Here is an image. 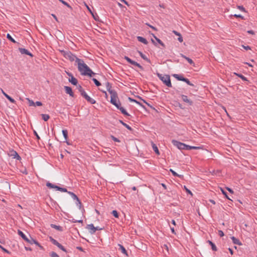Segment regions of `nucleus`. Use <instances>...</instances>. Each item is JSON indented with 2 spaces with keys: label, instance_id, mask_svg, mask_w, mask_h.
Wrapping results in <instances>:
<instances>
[{
  "label": "nucleus",
  "instance_id": "27",
  "mask_svg": "<svg viewBox=\"0 0 257 257\" xmlns=\"http://www.w3.org/2000/svg\"><path fill=\"white\" fill-rule=\"evenodd\" d=\"M42 118L45 121L48 120L49 119V118H50L49 115L48 114H42Z\"/></svg>",
  "mask_w": 257,
  "mask_h": 257
},
{
  "label": "nucleus",
  "instance_id": "59",
  "mask_svg": "<svg viewBox=\"0 0 257 257\" xmlns=\"http://www.w3.org/2000/svg\"><path fill=\"white\" fill-rule=\"evenodd\" d=\"M147 25L148 26H149L151 28H152V29H153V30H155V31H157V29H156L155 27H153V26H151V25H149V24H147Z\"/></svg>",
  "mask_w": 257,
  "mask_h": 257
},
{
  "label": "nucleus",
  "instance_id": "14",
  "mask_svg": "<svg viewBox=\"0 0 257 257\" xmlns=\"http://www.w3.org/2000/svg\"><path fill=\"white\" fill-rule=\"evenodd\" d=\"M185 150H191V149H194V150H200L202 149V148L201 147H195V146H190L189 145H187L185 144Z\"/></svg>",
  "mask_w": 257,
  "mask_h": 257
},
{
  "label": "nucleus",
  "instance_id": "55",
  "mask_svg": "<svg viewBox=\"0 0 257 257\" xmlns=\"http://www.w3.org/2000/svg\"><path fill=\"white\" fill-rule=\"evenodd\" d=\"M184 188H185V189L186 191L188 193H189V194H191V195H193V194H192V192H191L189 189H187L185 186H184Z\"/></svg>",
  "mask_w": 257,
  "mask_h": 257
},
{
  "label": "nucleus",
  "instance_id": "29",
  "mask_svg": "<svg viewBox=\"0 0 257 257\" xmlns=\"http://www.w3.org/2000/svg\"><path fill=\"white\" fill-rule=\"evenodd\" d=\"M182 80L183 81L185 82L188 85H189L190 86H193V84H192L187 78H184V79H182Z\"/></svg>",
  "mask_w": 257,
  "mask_h": 257
},
{
  "label": "nucleus",
  "instance_id": "41",
  "mask_svg": "<svg viewBox=\"0 0 257 257\" xmlns=\"http://www.w3.org/2000/svg\"><path fill=\"white\" fill-rule=\"evenodd\" d=\"M140 54V56H141V57L144 59V60H147V57L144 55L142 52H139Z\"/></svg>",
  "mask_w": 257,
  "mask_h": 257
},
{
  "label": "nucleus",
  "instance_id": "26",
  "mask_svg": "<svg viewBox=\"0 0 257 257\" xmlns=\"http://www.w3.org/2000/svg\"><path fill=\"white\" fill-rule=\"evenodd\" d=\"M175 78H176L177 79H178V80H180V81H182V79H184V78L183 77H182V76H180L178 74H174L173 75Z\"/></svg>",
  "mask_w": 257,
  "mask_h": 257
},
{
  "label": "nucleus",
  "instance_id": "22",
  "mask_svg": "<svg viewBox=\"0 0 257 257\" xmlns=\"http://www.w3.org/2000/svg\"><path fill=\"white\" fill-rule=\"evenodd\" d=\"M234 74H235V75H236L238 77H239V78H240L243 81H247V78L245 77H244V76H243L242 75L236 73L235 72L234 73Z\"/></svg>",
  "mask_w": 257,
  "mask_h": 257
},
{
  "label": "nucleus",
  "instance_id": "5",
  "mask_svg": "<svg viewBox=\"0 0 257 257\" xmlns=\"http://www.w3.org/2000/svg\"><path fill=\"white\" fill-rule=\"evenodd\" d=\"M80 91L81 92V95L91 104H94L95 103V101L92 98H91L90 96H89L82 89V88L81 86H80Z\"/></svg>",
  "mask_w": 257,
  "mask_h": 257
},
{
  "label": "nucleus",
  "instance_id": "63",
  "mask_svg": "<svg viewBox=\"0 0 257 257\" xmlns=\"http://www.w3.org/2000/svg\"><path fill=\"white\" fill-rule=\"evenodd\" d=\"M4 252H7V253H9V251L8 250H7L6 249H5V248H4L3 247H2L1 248Z\"/></svg>",
  "mask_w": 257,
  "mask_h": 257
},
{
  "label": "nucleus",
  "instance_id": "21",
  "mask_svg": "<svg viewBox=\"0 0 257 257\" xmlns=\"http://www.w3.org/2000/svg\"><path fill=\"white\" fill-rule=\"evenodd\" d=\"M118 246H119V248L121 250V252L123 254L127 255V251H126V249H125V248L122 245H121V244H118Z\"/></svg>",
  "mask_w": 257,
  "mask_h": 257
},
{
  "label": "nucleus",
  "instance_id": "15",
  "mask_svg": "<svg viewBox=\"0 0 257 257\" xmlns=\"http://www.w3.org/2000/svg\"><path fill=\"white\" fill-rule=\"evenodd\" d=\"M152 146L153 148V150L155 151V152L156 153L157 155H160V152L159 151V149L157 147V146L153 142H151Z\"/></svg>",
  "mask_w": 257,
  "mask_h": 257
},
{
  "label": "nucleus",
  "instance_id": "45",
  "mask_svg": "<svg viewBox=\"0 0 257 257\" xmlns=\"http://www.w3.org/2000/svg\"><path fill=\"white\" fill-rule=\"evenodd\" d=\"M242 47L244 49H245L246 50H250L251 48L249 46H244V45H242Z\"/></svg>",
  "mask_w": 257,
  "mask_h": 257
},
{
  "label": "nucleus",
  "instance_id": "36",
  "mask_svg": "<svg viewBox=\"0 0 257 257\" xmlns=\"http://www.w3.org/2000/svg\"><path fill=\"white\" fill-rule=\"evenodd\" d=\"M220 190H221V191L222 192V194H223V195H224V196H225V197H226L227 199H229V200H230V198L228 197V196H227L226 192H225V191L223 189H222V188H221V189H220Z\"/></svg>",
  "mask_w": 257,
  "mask_h": 257
},
{
  "label": "nucleus",
  "instance_id": "58",
  "mask_svg": "<svg viewBox=\"0 0 257 257\" xmlns=\"http://www.w3.org/2000/svg\"><path fill=\"white\" fill-rule=\"evenodd\" d=\"M226 189H227V190H228L230 193H232V194H233V191L231 189H230V188H228V187H226Z\"/></svg>",
  "mask_w": 257,
  "mask_h": 257
},
{
  "label": "nucleus",
  "instance_id": "3",
  "mask_svg": "<svg viewBox=\"0 0 257 257\" xmlns=\"http://www.w3.org/2000/svg\"><path fill=\"white\" fill-rule=\"evenodd\" d=\"M157 75L166 86L169 87H172L170 77L169 75H162L158 73Z\"/></svg>",
  "mask_w": 257,
  "mask_h": 257
},
{
  "label": "nucleus",
  "instance_id": "9",
  "mask_svg": "<svg viewBox=\"0 0 257 257\" xmlns=\"http://www.w3.org/2000/svg\"><path fill=\"white\" fill-rule=\"evenodd\" d=\"M124 59L128 62L130 63V64H132V65H135L137 67H138L139 68H141V69H142V66H141L139 63H138L137 62H135L132 60H131L129 57H127V56H125L124 57Z\"/></svg>",
  "mask_w": 257,
  "mask_h": 257
},
{
  "label": "nucleus",
  "instance_id": "30",
  "mask_svg": "<svg viewBox=\"0 0 257 257\" xmlns=\"http://www.w3.org/2000/svg\"><path fill=\"white\" fill-rule=\"evenodd\" d=\"M112 214L116 218H118L119 217L118 213L116 210H113L112 211Z\"/></svg>",
  "mask_w": 257,
  "mask_h": 257
},
{
  "label": "nucleus",
  "instance_id": "18",
  "mask_svg": "<svg viewBox=\"0 0 257 257\" xmlns=\"http://www.w3.org/2000/svg\"><path fill=\"white\" fill-rule=\"evenodd\" d=\"M68 193L72 196V197H73V198L74 199H76L77 200V201L78 202V204H79V206H80L81 202H80V201H79V199L78 198V197H77V196L72 192H68Z\"/></svg>",
  "mask_w": 257,
  "mask_h": 257
},
{
  "label": "nucleus",
  "instance_id": "64",
  "mask_svg": "<svg viewBox=\"0 0 257 257\" xmlns=\"http://www.w3.org/2000/svg\"><path fill=\"white\" fill-rule=\"evenodd\" d=\"M59 248L61 249V250H62L64 251H66V249H65V248L62 245H61V247Z\"/></svg>",
  "mask_w": 257,
  "mask_h": 257
},
{
  "label": "nucleus",
  "instance_id": "7",
  "mask_svg": "<svg viewBox=\"0 0 257 257\" xmlns=\"http://www.w3.org/2000/svg\"><path fill=\"white\" fill-rule=\"evenodd\" d=\"M86 228L89 230V232L91 234L95 233L96 230L102 229V228H99V227H94L93 224L87 225Z\"/></svg>",
  "mask_w": 257,
  "mask_h": 257
},
{
  "label": "nucleus",
  "instance_id": "38",
  "mask_svg": "<svg viewBox=\"0 0 257 257\" xmlns=\"http://www.w3.org/2000/svg\"><path fill=\"white\" fill-rule=\"evenodd\" d=\"M51 240L52 242L56 245H57L59 243V242L56 240H55L52 238H51Z\"/></svg>",
  "mask_w": 257,
  "mask_h": 257
},
{
  "label": "nucleus",
  "instance_id": "13",
  "mask_svg": "<svg viewBox=\"0 0 257 257\" xmlns=\"http://www.w3.org/2000/svg\"><path fill=\"white\" fill-rule=\"evenodd\" d=\"M181 98L183 101H184L186 103H188L190 105H191L192 104V101L188 99V97L186 95H182Z\"/></svg>",
  "mask_w": 257,
  "mask_h": 257
},
{
  "label": "nucleus",
  "instance_id": "19",
  "mask_svg": "<svg viewBox=\"0 0 257 257\" xmlns=\"http://www.w3.org/2000/svg\"><path fill=\"white\" fill-rule=\"evenodd\" d=\"M233 242L234 243V244H237V245H241L242 244V243H241V242L239 240V239L236 238L234 236H232L231 237Z\"/></svg>",
  "mask_w": 257,
  "mask_h": 257
},
{
  "label": "nucleus",
  "instance_id": "34",
  "mask_svg": "<svg viewBox=\"0 0 257 257\" xmlns=\"http://www.w3.org/2000/svg\"><path fill=\"white\" fill-rule=\"evenodd\" d=\"M92 80L93 81V82H94L96 86H99L101 85L100 83L96 79L93 78Z\"/></svg>",
  "mask_w": 257,
  "mask_h": 257
},
{
  "label": "nucleus",
  "instance_id": "31",
  "mask_svg": "<svg viewBox=\"0 0 257 257\" xmlns=\"http://www.w3.org/2000/svg\"><path fill=\"white\" fill-rule=\"evenodd\" d=\"M27 100L29 102V105L30 106H35V103L33 100H32L29 98H27Z\"/></svg>",
  "mask_w": 257,
  "mask_h": 257
},
{
  "label": "nucleus",
  "instance_id": "17",
  "mask_svg": "<svg viewBox=\"0 0 257 257\" xmlns=\"http://www.w3.org/2000/svg\"><path fill=\"white\" fill-rule=\"evenodd\" d=\"M181 56L183 58L185 59L189 63H190L191 65H194V62L193 61V60L192 59H191L190 58L186 57V56H185L183 54H181Z\"/></svg>",
  "mask_w": 257,
  "mask_h": 257
},
{
  "label": "nucleus",
  "instance_id": "23",
  "mask_svg": "<svg viewBox=\"0 0 257 257\" xmlns=\"http://www.w3.org/2000/svg\"><path fill=\"white\" fill-rule=\"evenodd\" d=\"M62 134H63V135L64 137V139L66 141H67V139H68V132H67V131L66 130H63L62 131Z\"/></svg>",
  "mask_w": 257,
  "mask_h": 257
},
{
  "label": "nucleus",
  "instance_id": "42",
  "mask_svg": "<svg viewBox=\"0 0 257 257\" xmlns=\"http://www.w3.org/2000/svg\"><path fill=\"white\" fill-rule=\"evenodd\" d=\"M7 99H9L12 103L15 102V100L13 98H12L11 97H10L9 95L8 97H7Z\"/></svg>",
  "mask_w": 257,
  "mask_h": 257
},
{
  "label": "nucleus",
  "instance_id": "43",
  "mask_svg": "<svg viewBox=\"0 0 257 257\" xmlns=\"http://www.w3.org/2000/svg\"><path fill=\"white\" fill-rule=\"evenodd\" d=\"M170 171L172 172L174 176H179V175L172 169H170Z\"/></svg>",
  "mask_w": 257,
  "mask_h": 257
},
{
  "label": "nucleus",
  "instance_id": "52",
  "mask_svg": "<svg viewBox=\"0 0 257 257\" xmlns=\"http://www.w3.org/2000/svg\"><path fill=\"white\" fill-rule=\"evenodd\" d=\"M1 91H2V93L4 95V96L7 98V97L9 96V95H8L6 93H5V91L2 89H1Z\"/></svg>",
  "mask_w": 257,
  "mask_h": 257
},
{
  "label": "nucleus",
  "instance_id": "28",
  "mask_svg": "<svg viewBox=\"0 0 257 257\" xmlns=\"http://www.w3.org/2000/svg\"><path fill=\"white\" fill-rule=\"evenodd\" d=\"M7 38L10 40L11 42L13 43H16V41L12 37V36L10 35V34H8L7 35Z\"/></svg>",
  "mask_w": 257,
  "mask_h": 257
},
{
  "label": "nucleus",
  "instance_id": "33",
  "mask_svg": "<svg viewBox=\"0 0 257 257\" xmlns=\"http://www.w3.org/2000/svg\"><path fill=\"white\" fill-rule=\"evenodd\" d=\"M237 8L242 12H246L245 9L242 6H237Z\"/></svg>",
  "mask_w": 257,
  "mask_h": 257
},
{
  "label": "nucleus",
  "instance_id": "2",
  "mask_svg": "<svg viewBox=\"0 0 257 257\" xmlns=\"http://www.w3.org/2000/svg\"><path fill=\"white\" fill-rule=\"evenodd\" d=\"M106 86L107 90L110 94V102L116 107H118V105L120 104V102L118 99L117 93L110 89L111 87L109 83H106Z\"/></svg>",
  "mask_w": 257,
  "mask_h": 257
},
{
  "label": "nucleus",
  "instance_id": "61",
  "mask_svg": "<svg viewBox=\"0 0 257 257\" xmlns=\"http://www.w3.org/2000/svg\"><path fill=\"white\" fill-rule=\"evenodd\" d=\"M52 227L57 229H59V228H60V226H57L56 225H52Z\"/></svg>",
  "mask_w": 257,
  "mask_h": 257
},
{
  "label": "nucleus",
  "instance_id": "37",
  "mask_svg": "<svg viewBox=\"0 0 257 257\" xmlns=\"http://www.w3.org/2000/svg\"><path fill=\"white\" fill-rule=\"evenodd\" d=\"M51 257H59V255L55 252H51L50 253Z\"/></svg>",
  "mask_w": 257,
  "mask_h": 257
},
{
  "label": "nucleus",
  "instance_id": "57",
  "mask_svg": "<svg viewBox=\"0 0 257 257\" xmlns=\"http://www.w3.org/2000/svg\"><path fill=\"white\" fill-rule=\"evenodd\" d=\"M35 104H36L37 106H42V103L40 101H37L35 103Z\"/></svg>",
  "mask_w": 257,
  "mask_h": 257
},
{
  "label": "nucleus",
  "instance_id": "11",
  "mask_svg": "<svg viewBox=\"0 0 257 257\" xmlns=\"http://www.w3.org/2000/svg\"><path fill=\"white\" fill-rule=\"evenodd\" d=\"M19 50L22 54H26L27 55H29L32 57L33 56L32 54L26 49L20 48L19 49Z\"/></svg>",
  "mask_w": 257,
  "mask_h": 257
},
{
  "label": "nucleus",
  "instance_id": "51",
  "mask_svg": "<svg viewBox=\"0 0 257 257\" xmlns=\"http://www.w3.org/2000/svg\"><path fill=\"white\" fill-rule=\"evenodd\" d=\"M1 91H2V93L4 95V96L7 98V97L9 96V95H8L6 93H5V91L2 89H1Z\"/></svg>",
  "mask_w": 257,
  "mask_h": 257
},
{
  "label": "nucleus",
  "instance_id": "35",
  "mask_svg": "<svg viewBox=\"0 0 257 257\" xmlns=\"http://www.w3.org/2000/svg\"><path fill=\"white\" fill-rule=\"evenodd\" d=\"M120 122L123 125H124L125 127H126L128 130H132V128L128 125H127V124H126L125 123H124L123 122H122L121 120H120Z\"/></svg>",
  "mask_w": 257,
  "mask_h": 257
},
{
  "label": "nucleus",
  "instance_id": "44",
  "mask_svg": "<svg viewBox=\"0 0 257 257\" xmlns=\"http://www.w3.org/2000/svg\"><path fill=\"white\" fill-rule=\"evenodd\" d=\"M233 16H234V17H235L236 18H241L242 19H244V17L243 16H242L241 15H240L235 14Z\"/></svg>",
  "mask_w": 257,
  "mask_h": 257
},
{
  "label": "nucleus",
  "instance_id": "4",
  "mask_svg": "<svg viewBox=\"0 0 257 257\" xmlns=\"http://www.w3.org/2000/svg\"><path fill=\"white\" fill-rule=\"evenodd\" d=\"M61 53L62 55L66 59L69 60L70 61H75L76 62V59H78L75 55H74L71 52L69 51L61 50Z\"/></svg>",
  "mask_w": 257,
  "mask_h": 257
},
{
  "label": "nucleus",
  "instance_id": "8",
  "mask_svg": "<svg viewBox=\"0 0 257 257\" xmlns=\"http://www.w3.org/2000/svg\"><path fill=\"white\" fill-rule=\"evenodd\" d=\"M18 234L19 235H20L26 241H27V242L30 243V244H32V239H33V238H32L31 237H30V239H29V238H28L26 235L22 232L21 231V230H18Z\"/></svg>",
  "mask_w": 257,
  "mask_h": 257
},
{
  "label": "nucleus",
  "instance_id": "39",
  "mask_svg": "<svg viewBox=\"0 0 257 257\" xmlns=\"http://www.w3.org/2000/svg\"><path fill=\"white\" fill-rule=\"evenodd\" d=\"M14 158H17V159L19 160L20 159V157L19 156V155L18 154V153L16 152H14Z\"/></svg>",
  "mask_w": 257,
  "mask_h": 257
},
{
  "label": "nucleus",
  "instance_id": "24",
  "mask_svg": "<svg viewBox=\"0 0 257 257\" xmlns=\"http://www.w3.org/2000/svg\"><path fill=\"white\" fill-rule=\"evenodd\" d=\"M46 186L50 188H54L56 189V187H57L58 186L55 185L54 184H52V183L50 182H47L46 183Z\"/></svg>",
  "mask_w": 257,
  "mask_h": 257
},
{
  "label": "nucleus",
  "instance_id": "16",
  "mask_svg": "<svg viewBox=\"0 0 257 257\" xmlns=\"http://www.w3.org/2000/svg\"><path fill=\"white\" fill-rule=\"evenodd\" d=\"M118 109H119L121 113L125 115H129L128 113L126 112V111L122 107L120 106V103L118 105V107H116Z\"/></svg>",
  "mask_w": 257,
  "mask_h": 257
},
{
  "label": "nucleus",
  "instance_id": "54",
  "mask_svg": "<svg viewBox=\"0 0 257 257\" xmlns=\"http://www.w3.org/2000/svg\"><path fill=\"white\" fill-rule=\"evenodd\" d=\"M247 33L251 35H254V34H255L254 31L252 30H248V31H247Z\"/></svg>",
  "mask_w": 257,
  "mask_h": 257
},
{
  "label": "nucleus",
  "instance_id": "12",
  "mask_svg": "<svg viewBox=\"0 0 257 257\" xmlns=\"http://www.w3.org/2000/svg\"><path fill=\"white\" fill-rule=\"evenodd\" d=\"M64 89L66 93L69 94L70 96L73 97L74 93L71 87L69 86H64Z\"/></svg>",
  "mask_w": 257,
  "mask_h": 257
},
{
  "label": "nucleus",
  "instance_id": "56",
  "mask_svg": "<svg viewBox=\"0 0 257 257\" xmlns=\"http://www.w3.org/2000/svg\"><path fill=\"white\" fill-rule=\"evenodd\" d=\"M128 99H129L130 101H131V102H136L137 103H139V102L137 100H135L134 99H132V98H131L130 97H129Z\"/></svg>",
  "mask_w": 257,
  "mask_h": 257
},
{
  "label": "nucleus",
  "instance_id": "10",
  "mask_svg": "<svg viewBox=\"0 0 257 257\" xmlns=\"http://www.w3.org/2000/svg\"><path fill=\"white\" fill-rule=\"evenodd\" d=\"M67 74L70 78L69 79L70 82H71L72 84L76 85L77 84V80L74 78L73 75L69 73H67Z\"/></svg>",
  "mask_w": 257,
  "mask_h": 257
},
{
  "label": "nucleus",
  "instance_id": "32",
  "mask_svg": "<svg viewBox=\"0 0 257 257\" xmlns=\"http://www.w3.org/2000/svg\"><path fill=\"white\" fill-rule=\"evenodd\" d=\"M153 37H154V38L157 40V41L162 46H164V43L159 39H158L157 37H156L155 35H153Z\"/></svg>",
  "mask_w": 257,
  "mask_h": 257
},
{
  "label": "nucleus",
  "instance_id": "46",
  "mask_svg": "<svg viewBox=\"0 0 257 257\" xmlns=\"http://www.w3.org/2000/svg\"><path fill=\"white\" fill-rule=\"evenodd\" d=\"M218 234L220 236L222 237L224 236V233L222 230L218 231Z\"/></svg>",
  "mask_w": 257,
  "mask_h": 257
},
{
  "label": "nucleus",
  "instance_id": "40",
  "mask_svg": "<svg viewBox=\"0 0 257 257\" xmlns=\"http://www.w3.org/2000/svg\"><path fill=\"white\" fill-rule=\"evenodd\" d=\"M32 243L35 244L38 246L40 245V243L37 241H36V240H35L33 238L32 239Z\"/></svg>",
  "mask_w": 257,
  "mask_h": 257
},
{
  "label": "nucleus",
  "instance_id": "62",
  "mask_svg": "<svg viewBox=\"0 0 257 257\" xmlns=\"http://www.w3.org/2000/svg\"><path fill=\"white\" fill-rule=\"evenodd\" d=\"M120 1H121V2L124 3L127 6H129V4H128V3L126 1H125V0H120Z\"/></svg>",
  "mask_w": 257,
  "mask_h": 257
},
{
  "label": "nucleus",
  "instance_id": "20",
  "mask_svg": "<svg viewBox=\"0 0 257 257\" xmlns=\"http://www.w3.org/2000/svg\"><path fill=\"white\" fill-rule=\"evenodd\" d=\"M137 39L139 41L145 44H148V41H147V40L146 39H145L143 37H140V36H139L137 37Z\"/></svg>",
  "mask_w": 257,
  "mask_h": 257
},
{
  "label": "nucleus",
  "instance_id": "60",
  "mask_svg": "<svg viewBox=\"0 0 257 257\" xmlns=\"http://www.w3.org/2000/svg\"><path fill=\"white\" fill-rule=\"evenodd\" d=\"M173 33L175 34L177 36H179L180 35H181L179 33H178V32L176 31H173Z\"/></svg>",
  "mask_w": 257,
  "mask_h": 257
},
{
  "label": "nucleus",
  "instance_id": "49",
  "mask_svg": "<svg viewBox=\"0 0 257 257\" xmlns=\"http://www.w3.org/2000/svg\"><path fill=\"white\" fill-rule=\"evenodd\" d=\"M211 247H212V250H213L214 251H216L217 250V248L214 243L212 244Z\"/></svg>",
  "mask_w": 257,
  "mask_h": 257
},
{
  "label": "nucleus",
  "instance_id": "53",
  "mask_svg": "<svg viewBox=\"0 0 257 257\" xmlns=\"http://www.w3.org/2000/svg\"><path fill=\"white\" fill-rule=\"evenodd\" d=\"M1 91H2V93L4 95V96L7 98V97L9 96V95H8L6 93H5V91L2 89H1Z\"/></svg>",
  "mask_w": 257,
  "mask_h": 257
},
{
  "label": "nucleus",
  "instance_id": "25",
  "mask_svg": "<svg viewBox=\"0 0 257 257\" xmlns=\"http://www.w3.org/2000/svg\"><path fill=\"white\" fill-rule=\"evenodd\" d=\"M56 189L57 190H58V191H61V192H68L67 189L66 188H61V187H60L59 186H57V187H56Z\"/></svg>",
  "mask_w": 257,
  "mask_h": 257
},
{
  "label": "nucleus",
  "instance_id": "1",
  "mask_svg": "<svg viewBox=\"0 0 257 257\" xmlns=\"http://www.w3.org/2000/svg\"><path fill=\"white\" fill-rule=\"evenodd\" d=\"M76 63L77 64L78 69L82 75L91 76L94 74V73L92 71L82 60L76 59Z\"/></svg>",
  "mask_w": 257,
  "mask_h": 257
},
{
  "label": "nucleus",
  "instance_id": "47",
  "mask_svg": "<svg viewBox=\"0 0 257 257\" xmlns=\"http://www.w3.org/2000/svg\"><path fill=\"white\" fill-rule=\"evenodd\" d=\"M60 2H61L62 4H63L64 5L67 6L68 7H69V5L68 3H67L66 2H65V1H63V0H59Z\"/></svg>",
  "mask_w": 257,
  "mask_h": 257
},
{
  "label": "nucleus",
  "instance_id": "6",
  "mask_svg": "<svg viewBox=\"0 0 257 257\" xmlns=\"http://www.w3.org/2000/svg\"><path fill=\"white\" fill-rule=\"evenodd\" d=\"M172 143L174 146L176 147L179 150H185V144L181 143L176 140H173L172 141Z\"/></svg>",
  "mask_w": 257,
  "mask_h": 257
},
{
  "label": "nucleus",
  "instance_id": "48",
  "mask_svg": "<svg viewBox=\"0 0 257 257\" xmlns=\"http://www.w3.org/2000/svg\"><path fill=\"white\" fill-rule=\"evenodd\" d=\"M111 137L112 139L114 141L116 142H120L119 140L118 139H117L116 138H115V137H114L113 136H111Z\"/></svg>",
  "mask_w": 257,
  "mask_h": 257
},
{
  "label": "nucleus",
  "instance_id": "50",
  "mask_svg": "<svg viewBox=\"0 0 257 257\" xmlns=\"http://www.w3.org/2000/svg\"><path fill=\"white\" fill-rule=\"evenodd\" d=\"M178 41H179L180 42H183V38H182V37L181 36V35H180L179 36V38H178Z\"/></svg>",
  "mask_w": 257,
  "mask_h": 257
}]
</instances>
